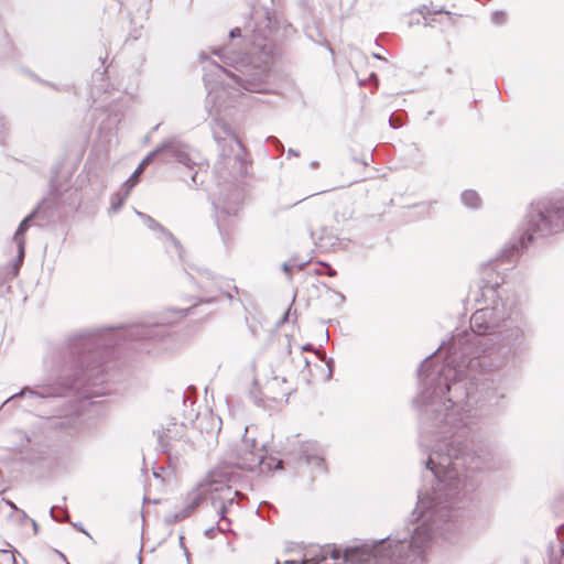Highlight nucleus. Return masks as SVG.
I'll return each mask as SVG.
<instances>
[{
	"label": "nucleus",
	"instance_id": "29",
	"mask_svg": "<svg viewBox=\"0 0 564 564\" xmlns=\"http://www.w3.org/2000/svg\"><path fill=\"white\" fill-rule=\"evenodd\" d=\"M289 154L294 155V156H299L300 153L297 151H294L293 149H290L289 150Z\"/></svg>",
	"mask_w": 564,
	"mask_h": 564
},
{
	"label": "nucleus",
	"instance_id": "5",
	"mask_svg": "<svg viewBox=\"0 0 564 564\" xmlns=\"http://www.w3.org/2000/svg\"><path fill=\"white\" fill-rule=\"evenodd\" d=\"M564 232V197L556 199L539 200L531 204L523 218V234L512 242H509L492 261L496 268L498 263H514L521 249L529 243H544Z\"/></svg>",
	"mask_w": 564,
	"mask_h": 564
},
{
	"label": "nucleus",
	"instance_id": "39",
	"mask_svg": "<svg viewBox=\"0 0 564 564\" xmlns=\"http://www.w3.org/2000/svg\"><path fill=\"white\" fill-rule=\"evenodd\" d=\"M74 528L79 529V531H84L83 528H79L77 524H74Z\"/></svg>",
	"mask_w": 564,
	"mask_h": 564
},
{
	"label": "nucleus",
	"instance_id": "33",
	"mask_svg": "<svg viewBox=\"0 0 564 564\" xmlns=\"http://www.w3.org/2000/svg\"><path fill=\"white\" fill-rule=\"evenodd\" d=\"M311 166H312L313 169H316V167L318 166V163H317L316 161H312V162H311Z\"/></svg>",
	"mask_w": 564,
	"mask_h": 564
},
{
	"label": "nucleus",
	"instance_id": "22",
	"mask_svg": "<svg viewBox=\"0 0 564 564\" xmlns=\"http://www.w3.org/2000/svg\"><path fill=\"white\" fill-rule=\"evenodd\" d=\"M506 14L502 11H496L491 14V21L496 24H501L505 22Z\"/></svg>",
	"mask_w": 564,
	"mask_h": 564
},
{
	"label": "nucleus",
	"instance_id": "31",
	"mask_svg": "<svg viewBox=\"0 0 564 564\" xmlns=\"http://www.w3.org/2000/svg\"><path fill=\"white\" fill-rule=\"evenodd\" d=\"M289 270H290V265L288 263H284L283 264V271L284 272H289Z\"/></svg>",
	"mask_w": 564,
	"mask_h": 564
},
{
	"label": "nucleus",
	"instance_id": "16",
	"mask_svg": "<svg viewBox=\"0 0 564 564\" xmlns=\"http://www.w3.org/2000/svg\"><path fill=\"white\" fill-rule=\"evenodd\" d=\"M460 200L467 208L478 209L481 206V198L476 191L466 189L460 195Z\"/></svg>",
	"mask_w": 564,
	"mask_h": 564
},
{
	"label": "nucleus",
	"instance_id": "8",
	"mask_svg": "<svg viewBox=\"0 0 564 564\" xmlns=\"http://www.w3.org/2000/svg\"><path fill=\"white\" fill-rule=\"evenodd\" d=\"M240 469L259 473L281 469L283 460L273 456L265 455V447L259 444L249 427L245 429V434L235 448V460L232 462Z\"/></svg>",
	"mask_w": 564,
	"mask_h": 564
},
{
	"label": "nucleus",
	"instance_id": "12",
	"mask_svg": "<svg viewBox=\"0 0 564 564\" xmlns=\"http://www.w3.org/2000/svg\"><path fill=\"white\" fill-rule=\"evenodd\" d=\"M300 459L310 466L313 471H325V460L323 448L313 441L302 443L297 451Z\"/></svg>",
	"mask_w": 564,
	"mask_h": 564
},
{
	"label": "nucleus",
	"instance_id": "28",
	"mask_svg": "<svg viewBox=\"0 0 564 564\" xmlns=\"http://www.w3.org/2000/svg\"><path fill=\"white\" fill-rule=\"evenodd\" d=\"M31 522H32V527H33V529H34V532H35V533H37V531H39V525H37L36 521H35V520H31Z\"/></svg>",
	"mask_w": 564,
	"mask_h": 564
},
{
	"label": "nucleus",
	"instance_id": "36",
	"mask_svg": "<svg viewBox=\"0 0 564 564\" xmlns=\"http://www.w3.org/2000/svg\"><path fill=\"white\" fill-rule=\"evenodd\" d=\"M373 57H375V58H378V59H380V58H381V56H380L379 54H373Z\"/></svg>",
	"mask_w": 564,
	"mask_h": 564
},
{
	"label": "nucleus",
	"instance_id": "30",
	"mask_svg": "<svg viewBox=\"0 0 564 564\" xmlns=\"http://www.w3.org/2000/svg\"><path fill=\"white\" fill-rule=\"evenodd\" d=\"M214 529L206 530V535L213 538Z\"/></svg>",
	"mask_w": 564,
	"mask_h": 564
},
{
	"label": "nucleus",
	"instance_id": "3",
	"mask_svg": "<svg viewBox=\"0 0 564 564\" xmlns=\"http://www.w3.org/2000/svg\"><path fill=\"white\" fill-rule=\"evenodd\" d=\"M423 487L417 492L413 516L420 523L412 530L398 531L389 536L345 549L343 552L326 545L311 551L303 561H284L275 564H421L431 543L451 529L457 508L445 501L440 492L446 488Z\"/></svg>",
	"mask_w": 564,
	"mask_h": 564
},
{
	"label": "nucleus",
	"instance_id": "27",
	"mask_svg": "<svg viewBox=\"0 0 564 564\" xmlns=\"http://www.w3.org/2000/svg\"><path fill=\"white\" fill-rule=\"evenodd\" d=\"M197 173H194L192 176H191V181H192V184L193 185H197Z\"/></svg>",
	"mask_w": 564,
	"mask_h": 564
},
{
	"label": "nucleus",
	"instance_id": "2",
	"mask_svg": "<svg viewBox=\"0 0 564 564\" xmlns=\"http://www.w3.org/2000/svg\"><path fill=\"white\" fill-rule=\"evenodd\" d=\"M123 335L132 339H162L166 330L162 324L155 323L132 326L124 332L106 328L73 335L65 345L52 349L44 358L45 369L56 376L53 382L25 387L8 398L2 408L17 398L24 399L26 406L36 409L70 392L83 399L105 394L106 367L100 361L98 349L117 344Z\"/></svg>",
	"mask_w": 564,
	"mask_h": 564
},
{
	"label": "nucleus",
	"instance_id": "34",
	"mask_svg": "<svg viewBox=\"0 0 564 564\" xmlns=\"http://www.w3.org/2000/svg\"><path fill=\"white\" fill-rule=\"evenodd\" d=\"M303 349H304V350H310V349H311V345H310V344L305 345V346L303 347Z\"/></svg>",
	"mask_w": 564,
	"mask_h": 564
},
{
	"label": "nucleus",
	"instance_id": "40",
	"mask_svg": "<svg viewBox=\"0 0 564 564\" xmlns=\"http://www.w3.org/2000/svg\"><path fill=\"white\" fill-rule=\"evenodd\" d=\"M328 274L332 276V275L335 274V272L334 271H329Z\"/></svg>",
	"mask_w": 564,
	"mask_h": 564
},
{
	"label": "nucleus",
	"instance_id": "15",
	"mask_svg": "<svg viewBox=\"0 0 564 564\" xmlns=\"http://www.w3.org/2000/svg\"><path fill=\"white\" fill-rule=\"evenodd\" d=\"M213 135L217 142L229 140L230 142L236 143L238 148H241L240 141L234 134L230 127L219 119L215 120V124L213 127Z\"/></svg>",
	"mask_w": 564,
	"mask_h": 564
},
{
	"label": "nucleus",
	"instance_id": "37",
	"mask_svg": "<svg viewBox=\"0 0 564 564\" xmlns=\"http://www.w3.org/2000/svg\"><path fill=\"white\" fill-rule=\"evenodd\" d=\"M74 528L79 529V531H84L83 528H79L77 524H74Z\"/></svg>",
	"mask_w": 564,
	"mask_h": 564
},
{
	"label": "nucleus",
	"instance_id": "14",
	"mask_svg": "<svg viewBox=\"0 0 564 564\" xmlns=\"http://www.w3.org/2000/svg\"><path fill=\"white\" fill-rule=\"evenodd\" d=\"M44 205H45V200H43L41 204H39V206L20 223V225L13 236V241L18 247V256H17V260L14 262V268H13L14 274L18 273L19 268L22 264L23 259H24V252H25L24 234L30 227V221L32 219H34L40 214V210L44 207Z\"/></svg>",
	"mask_w": 564,
	"mask_h": 564
},
{
	"label": "nucleus",
	"instance_id": "25",
	"mask_svg": "<svg viewBox=\"0 0 564 564\" xmlns=\"http://www.w3.org/2000/svg\"><path fill=\"white\" fill-rule=\"evenodd\" d=\"M242 36L241 34V29L239 28H235L232 29L230 32H229V37L231 40H235V39H240Z\"/></svg>",
	"mask_w": 564,
	"mask_h": 564
},
{
	"label": "nucleus",
	"instance_id": "20",
	"mask_svg": "<svg viewBox=\"0 0 564 564\" xmlns=\"http://www.w3.org/2000/svg\"><path fill=\"white\" fill-rule=\"evenodd\" d=\"M137 185L135 182L131 181V180H127L120 187V189L118 191L119 194H121L122 196L124 197H129L132 188Z\"/></svg>",
	"mask_w": 564,
	"mask_h": 564
},
{
	"label": "nucleus",
	"instance_id": "10",
	"mask_svg": "<svg viewBox=\"0 0 564 564\" xmlns=\"http://www.w3.org/2000/svg\"><path fill=\"white\" fill-rule=\"evenodd\" d=\"M188 275L194 280L197 288L200 290V300L205 302L214 301L220 294H226L229 300H232L230 289L238 292V288L236 285H231L230 281L214 274L206 268L191 267Z\"/></svg>",
	"mask_w": 564,
	"mask_h": 564
},
{
	"label": "nucleus",
	"instance_id": "17",
	"mask_svg": "<svg viewBox=\"0 0 564 564\" xmlns=\"http://www.w3.org/2000/svg\"><path fill=\"white\" fill-rule=\"evenodd\" d=\"M64 423L65 422L59 417L46 416L40 419V425L45 429L62 427Z\"/></svg>",
	"mask_w": 564,
	"mask_h": 564
},
{
	"label": "nucleus",
	"instance_id": "9",
	"mask_svg": "<svg viewBox=\"0 0 564 564\" xmlns=\"http://www.w3.org/2000/svg\"><path fill=\"white\" fill-rule=\"evenodd\" d=\"M510 314L506 303L501 300L495 301L492 306L477 310L470 317V330L464 329L463 332L471 333L479 339L495 337ZM460 332L456 330L452 338Z\"/></svg>",
	"mask_w": 564,
	"mask_h": 564
},
{
	"label": "nucleus",
	"instance_id": "21",
	"mask_svg": "<svg viewBox=\"0 0 564 564\" xmlns=\"http://www.w3.org/2000/svg\"><path fill=\"white\" fill-rule=\"evenodd\" d=\"M11 562H15L14 555L9 551L0 550V564Z\"/></svg>",
	"mask_w": 564,
	"mask_h": 564
},
{
	"label": "nucleus",
	"instance_id": "26",
	"mask_svg": "<svg viewBox=\"0 0 564 564\" xmlns=\"http://www.w3.org/2000/svg\"><path fill=\"white\" fill-rule=\"evenodd\" d=\"M55 510H56V508H55V507L51 508V510H50V514H51V517H52L54 520L59 521V518L55 514Z\"/></svg>",
	"mask_w": 564,
	"mask_h": 564
},
{
	"label": "nucleus",
	"instance_id": "38",
	"mask_svg": "<svg viewBox=\"0 0 564 564\" xmlns=\"http://www.w3.org/2000/svg\"><path fill=\"white\" fill-rule=\"evenodd\" d=\"M74 528L79 529V531H84L83 528H79L77 524H74Z\"/></svg>",
	"mask_w": 564,
	"mask_h": 564
},
{
	"label": "nucleus",
	"instance_id": "18",
	"mask_svg": "<svg viewBox=\"0 0 564 564\" xmlns=\"http://www.w3.org/2000/svg\"><path fill=\"white\" fill-rule=\"evenodd\" d=\"M126 199H127V197L119 194V192L113 194L111 196L109 213H112V214L118 213L119 209L122 207L123 203L126 202Z\"/></svg>",
	"mask_w": 564,
	"mask_h": 564
},
{
	"label": "nucleus",
	"instance_id": "6",
	"mask_svg": "<svg viewBox=\"0 0 564 564\" xmlns=\"http://www.w3.org/2000/svg\"><path fill=\"white\" fill-rule=\"evenodd\" d=\"M206 496H209L212 506L219 517L217 529L221 532L229 531L230 520L227 518V514L231 513L234 508L238 506L235 499L240 497L241 494L223 480L216 479L214 475L197 484L188 492L185 508L170 516L167 521L178 522L187 518Z\"/></svg>",
	"mask_w": 564,
	"mask_h": 564
},
{
	"label": "nucleus",
	"instance_id": "13",
	"mask_svg": "<svg viewBox=\"0 0 564 564\" xmlns=\"http://www.w3.org/2000/svg\"><path fill=\"white\" fill-rule=\"evenodd\" d=\"M137 215L143 220L144 225L152 230H160L162 232L166 251L171 254L175 253L181 261H184V250L180 241L169 231H166L159 223L151 216L137 212Z\"/></svg>",
	"mask_w": 564,
	"mask_h": 564
},
{
	"label": "nucleus",
	"instance_id": "7",
	"mask_svg": "<svg viewBox=\"0 0 564 564\" xmlns=\"http://www.w3.org/2000/svg\"><path fill=\"white\" fill-rule=\"evenodd\" d=\"M217 171L219 178H224V181L218 183V191L214 194L213 205L218 230L226 238L242 209L245 192L238 184L236 176L234 180L228 181L225 178L220 167H217Z\"/></svg>",
	"mask_w": 564,
	"mask_h": 564
},
{
	"label": "nucleus",
	"instance_id": "41",
	"mask_svg": "<svg viewBox=\"0 0 564 564\" xmlns=\"http://www.w3.org/2000/svg\"><path fill=\"white\" fill-rule=\"evenodd\" d=\"M180 312L185 314L187 312V310H181Z\"/></svg>",
	"mask_w": 564,
	"mask_h": 564
},
{
	"label": "nucleus",
	"instance_id": "23",
	"mask_svg": "<svg viewBox=\"0 0 564 564\" xmlns=\"http://www.w3.org/2000/svg\"><path fill=\"white\" fill-rule=\"evenodd\" d=\"M223 164L226 166L227 165L237 166V167H239V170L241 169V163L237 156H235V158L228 156V158L224 159Z\"/></svg>",
	"mask_w": 564,
	"mask_h": 564
},
{
	"label": "nucleus",
	"instance_id": "32",
	"mask_svg": "<svg viewBox=\"0 0 564 564\" xmlns=\"http://www.w3.org/2000/svg\"><path fill=\"white\" fill-rule=\"evenodd\" d=\"M389 123H390V126H391V127H393V128H397V127H398V126L394 123V121H393V119H392V118H390V119H389Z\"/></svg>",
	"mask_w": 564,
	"mask_h": 564
},
{
	"label": "nucleus",
	"instance_id": "11",
	"mask_svg": "<svg viewBox=\"0 0 564 564\" xmlns=\"http://www.w3.org/2000/svg\"><path fill=\"white\" fill-rule=\"evenodd\" d=\"M161 160L164 163H180L189 170L196 164L195 156L188 144L177 138H170L160 145Z\"/></svg>",
	"mask_w": 564,
	"mask_h": 564
},
{
	"label": "nucleus",
	"instance_id": "35",
	"mask_svg": "<svg viewBox=\"0 0 564 564\" xmlns=\"http://www.w3.org/2000/svg\"><path fill=\"white\" fill-rule=\"evenodd\" d=\"M311 238L315 241V232L314 231H311Z\"/></svg>",
	"mask_w": 564,
	"mask_h": 564
},
{
	"label": "nucleus",
	"instance_id": "1",
	"mask_svg": "<svg viewBox=\"0 0 564 564\" xmlns=\"http://www.w3.org/2000/svg\"><path fill=\"white\" fill-rule=\"evenodd\" d=\"M529 326L511 314L495 337L477 338L457 333L436 352L426 357L419 369V392L413 400L420 422V447L432 486L446 488L440 492L456 508L471 492L484 460L464 442L474 426L475 410L500 406L507 395L501 370L527 349Z\"/></svg>",
	"mask_w": 564,
	"mask_h": 564
},
{
	"label": "nucleus",
	"instance_id": "4",
	"mask_svg": "<svg viewBox=\"0 0 564 564\" xmlns=\"http://www.w3.org/2000/svg\"><path fill=\"white\" fill-rule=\"evenodd\" d=\"M253 19L254 24L247 25L243 34L251 45L248 53L242 55L237 52L235 43L231 42L213 50L221 64L212 61L205 52L199 54L208 90L207 105L215 108L216 113L234 106L243 95L242 90L267 91V80L274 59V48L270 42L273 21L269 11H257Z\"/></svg>",
	"mask_w": 564,
	"mask_h": 564
},
{
	"label": "nucleus",
	"instance_id": "24",
	"mask_svg": "<svg viewBox=\"0 0 564 564\" xmlns=\"http://www.w3.org/2000/svg\"><path fill=\"white\" fill-rule=\"evenodd\" d=\"M144 169H141V166L138 165V167L135 169V171L132 173V175L130 176L129 180L138 183L139 182V177L140 175L143 173Z\"/></svg>",
	"mask_w": 564,
	"mask_h": 564
},
{
	"label": "nucleus",
	"instance_id": "19",
	"mask_svg": "<svg viewBox=\"0 0 564 564\" xmlns=\"http://www.w3.org/2000/svg\"><path fill=\"white\" fill-rule=\"evenodd\" d=\"M161 158V150H160V147H158L155 150H153L152 152H150L139 164V166H141V169H145L150 163L153 162L154 159L156 158Z\"/></svg>",
	"mask_w": 564,
	"mask_h": 564
}]
</instances>
